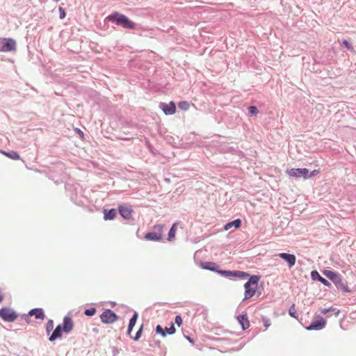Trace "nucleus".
<instances>
[{"mask_svg": "<svg viewBox=\"0 0 356 356\" xmlns=\"http://www.w3.org/2000/svg\"><path fill=\"white\" fill-rule=\"evenodd\" d=\"M58 10H59V17H60V18L62 19H64L65 17V16H66V13L65 11L64 8L60 7V6H59Z\"/></svg>", "mask_w": 356, "mask_h": 356, "instance_id": "c9c22d12", "label": "nucleus"}, {"mask_svg": "<svg viewBox=\"0 0 356 356\" xmlns=\"http://www.w3.org/2000/svg\"><path fill=\"white\" fill-rule=\"evenodd\" d=\"M318 173H319V170H313V171H312V172H309V171L308 170V173H307V175H308V179H309V178H311V177H312L316 176V175H318Z\"/></svg>", "mask_w": 356, "mask_h": 356, "instance_id": "e433bc0d", "label": "nucleus"}, {"mask_svg": "<svg viewBox=\"0 0 356 356\" xmlns=\"http://www.w3.org/2000/svg\"><path fill=\"white\" fill-rule=\"evenodd\" d=\"M289 314L291 317L298 318V314L294 305L290 307L289 309Z\"/></svg>", "mask_w": 356, "mask_h": 356, "instance_id": "7c9ffc66", "label": "nucleus"}, {"mask_svg": "<svg viewBox=\"0 0 356 356\" xmlns=\"http://www.w3.org/2000/svg\"><path fill=\"white\" fill-rule=\"evenodd\" d=\"M101 321L104 324H111L118 319V316L109 309H105L100 315Z\"/></svg>", "mask_w": 356, "mask_h": 356, "instance_id": "39448f33", "label": "nucleus"}, {"mask_svg": "<svg viewBox=\"0 0 356 356\" xmlns=\"http://www.w3.org/2000/svg\"><path fill=\"white\" fill-rule=\"evenodd\" d=\"M286 173L290 177L299 179L303 177L304 179H308V169L307 168H291L286 170Z\"/></svg>", "mask_w": 356, "mask_h": 356, "instance_id": "423d86ee", "label": "nucleus"}, {"mask_svg": "<svg viewBox=\"0 0 356 356\" xmlns=\"http://www.w3.org/2000/svg\"><path fill=\"white\" fill-rule=\"evenodd\" d=\"M342 44L344 45L350 51L356 53L355 49L348 40H343L342 41Z\"/></svg>", "mask_w": 356, "mask_h": 356, "instance_id": "c85d7f7f", "label": "nucleus"}, {"mask_svg": "<svg viewBox=\"0 0 356 356\" xmlns=\"http://www.w3.org/2000/svg\"><path fill=\"white\" fill-rule=\"evenodd\" d=\"M311 277L313 280H318L325 286H330L331 285L330 282L321 277L316 270H312L311 272Z\"/></svg>", "mask_w": 356, "mask_h": 356, "instance_id": "a211bd4d", "label": "nucleus"}, {"mask_svg": "<svg viewBox=\"0 0 356 356\" xmlns=\"http://www.w3.org/2000/svg\"><path fill=\"white\" fill-rule=\"evenodd\" d=\"M74 323L72 318L69 316H65L63 320V324L61 328L63 330V332L69 334L73 329Z\"/></svg>", "mask_w": 356, "mask_h": 356, "instance_id": "9d476101", "label": "nucleus"}, {"mask_svg": "<svg viewBox=\"0 0 356 356\" xmlns=\"http://www.w3.org/2000/svg\"><path fill=\"white\" fill-rule=\"evenodd\" d=\"M17 48L16 41L13 38H0V51L8 52L15 51Z\"/></svg>", "mask_w": 356, "mask_h": 356, "instance_id": "7ed1b4c3", "label": "nucleus"}, {"mask_svg": "<svg viewBox=\"0 0 356 356\" xmlns=\"http://www.w3.org/2000/svg\"><path fill=\"white\" fill-rule=\"evenodd\" d=\"M177 225V222H175L169 230L168 240L170 241H172L175 238Z\"/></svg>", "mask_w": 356, "mask_h": 356, "instance_id": "b1692460", "label": "nucleus"}, {"mask_svg": "<svg viewBox=\"0 0 356 356\" xmlns=\"http://www.w3.org/2000/svg\"><path fill=\"white\" fill-rule=\"evenodd\" d=\"M203 269L209 270L217 273L220 268V265L213 261H206L201 264Z\"/></svg>", "mask_w": 356, "mask_h": 356, "instance_id": "2eb2a0df", "label": "nucleus"}, {"mask_svg": "<svg viewBox=\"0 0 356 356\" xmlns=\"http://www.w3.org/2000/svg\"><path fill=\"white\" fill-rule=\"evenodd\" d=\"M323 274L332 282L334 281V279H336V277L339 275V273L333 272L330 270H324Z\"/></svg>", "mask_w": 356, "mask_h": 356, "instance_id": "5701e85b", "label": "nucleus"}, {"mask_svg": "<svg viewBox=\"0 0 356 356\" xmlns=\"http://www.w3.org/2000/svg\"><path fill=\"white\" fill-rule=\"evenodd\" d=\"M159 108L166 115H172L176 111V106L174 102H170L169 104L160 102Z\"/></svg>", "mask_w": 356, "mask_h": 356, "instance_id": "0eeeda50", "label": "nucleus"}, {"mask_svg": "<svg viewBox=\"0 0 356 356\" xmlns=\"http://www.w3.org/2000/svg\"><path fill=\"white\" fill-rule=\"evenodd\" d=\"M18 317L17 313L11 308L0 309V318L6 322H14Z\"/></svg>", "mask_w": 356, "mask_h": 356, "instance_id": "20e7f679", "label": "nucleus"}, {"mask_svg": "<svg viewBox=\"0 0 356 356\" xmlns=\"http://www.w3.org/2000/svg\"><path fill=\"white\" fill-rule=\"evenodd\" d=\"M338 289L341 290L344 293H349L350 290L348 287L346 282L342 280L341 275L339 274L334 281L332 282Z\"/></svg>", "mask_w": 356, "mask_h": 356, "instance_id": "9b49d317", "label": "nucleus"}, {"mask_svg": "<svg viewBox=\"0 0 356 356\" xmlns=\"http://www.w3.org/2000/svg\"><path fill=\"white\" fill-rule=\"evenodd\" d=\"M145 238L148 241H159L162 238V235L155 232H149L145 234Z\"/></svg>", "mask_w": 356, "mask_h": 356, "instance_id": "412c9836", "label": "nucleus"}, {"mask_svg": "<svg viewBox=\"0 0 356 356\" xmlns=\"http://www.w3.org/2000/svg\"><path fill=\"white\" fill-rule=\"evenodd\" d=\"M97 310L95 307H91L89 309H86L84 311V314L87 316H92L95 314Z\"/></svg>", "mask_w": 356, "mask_h": 356, "instance_id": "c756f323", "label": "nucleus"}, {"mask_svg": "<svg viewBox=\"0 0 356 356\" xmlns=\"http://www.w3.org/2000/svg\"><path fill=\"white\" fill-rule=\"evenodd\" d=\"M175 323L178 325L180 326L182 323V318L181 316H176L175 318Z\"/></svg>", "mask_w": 356, "mask_h": 356, "instance_id": "4c0bfd02", "label": "nucleus"}, {"mask_svg": "<svg viewBox=\"0 0 356 356\" xmlns=\"http://www.w3.org/2000/svg\"><path fill=\"white\" fill-rule=\"evenodd\" d=\"M278 256L287 263L289 268L293 267L296 264V257L293 254L282 252L279 254Z\"/></svg>", "mask_w": 356, "mask_h": 356, "instance_id": "ddd939ff", "label": "nucleus"}, {"mask_svg": "<svg viewBox=\"0 0 356 356\" xmlns=\"http://www.w3.org/2000/svg\"><path fill=\"white\" fill-rule=\"evenodd\" d=\"M176 329L173 324H171L170 327L163 329L161 325H157L156 327V332L161 334L162 337H165L167 334H172L175 332Z\"/></svg>", "mask_w": 356, "mask_h": 356, "instance_id": "f8f14e48", "label": "nucleus"}, {"mask_svg": "<svg viewBox=\"0 0 356 356\" xmlns=\"http://www.w3.org/2000/svg\"><path fill=\"white\" fill-rule=\"evenodd\" d=\"M3 154L7 156L8 157L17 160L19 159V154L16 151H10V152H1Z\"/></svg>", "mask_w": 356, "mask_h": 356, "instance_id": "a878e982", "label": "nucleus"}, {"mask_svg": "<svg viewBox=\"0 0 356 356\" xmlns=\"http://www.w3.org/2000/svg\"><path fill=\"white\" fill-rule=\"evenodd\" d=\"M228 271L229 270H220L218 269L217 273L225 277H227V275H228Z\"/></svg>", "mask_w": 356, "mask_h": 356, "instance_id": "58836bf2", "label": "nucleus"}, {"mask_svg": "<svg viewBox=\"0 0 356 356\" xmlns=\"http://www.w3.org/2000/svg\"><path fill=\"white\" fill-rule=\"evenodd\" d=\"M262 321L264 323V326L266 329L268 328L270 325V320L266 316H262Z\"/></svg>", "mask_w": 356, "mask_h": 356, "instance_id": "473e14b6", "label": "nucleus"}, {"mask_svg": "<svg viewBox=\"0 0 356 356\" xmlns=\"http://www.w3.org/2000/svg\"><path fill=\"white\" fill-rule=\"evenodd\" d=\"M333 312L334 316H338L339 313H340V310L336 307H330L329 308H326V309H324L323 310H321V314H326L328 312Z\"/></svg>", "mask_w": 356, "mask_h": 356, "instance_id": "393cba45", "label": "nucleus"}, {"mask_svg": "<svg viewBox=\"0 0 356 356\" xmlns=\"http://www.w3.org/2000/svg\"><path fill=\"white\" fill-rule=\"evenodd\" d=\"M30 315L28 314H24L22 316V318L27 323H30L31 322V319L29 318Z\"/></svg>", "mask_w": 356, "mask_h": 356, "instance_id": "a19ab883", "label": "nucleus"}, {"mask_svg": "<svg viewBox=\"0 0 356 356\" xmlns=\"http://www.w3.org/2000/svg\"><path fill=\"white\" fill-rule=\"evenodd\" d=\"M63 332V330L61 328V325H58L49 337V341L53 342L57 339L60 338Z\"/></svg>", "mask_w": 356, "mask_h": 356, "instance_id": "f3484780", "label": "nucleus"}, {"mask_svg": "<svg viewBox=\"0 0 356 356\" xmlns=\"http://www.w3.org/2000/svg\"><path fill=\"white\" fill-rule=\"evenodd\" d=\"M29 315L34 316L36 319L43 320L45 318L44 310L42 308L32 309L29 312Z\"/></svg>", "mask_w": 356, "mask_h": 356, "instance_id": "6ab92c4d", "label": "nucleus"}, {"mask_svg": "<svg viewBox=\"0 0 356 356\" xmlns=\"http://www.w3.org/2000/svg\"><path fill=\"white\" fill-rule=\"evenodd\" d=\"M237 319L243 330H245L249 327L250 322L247 314H243L238 316Z\"/></svg>", "mask_w": 356, "mask_h": 356, "instance_id": "dca6fc26", "label": "nucleus"}, {"mask_svg": "<svg viewBox=\"0 0 356 356\" xmlns=\"http://www.w3.org/2000/svg\"><path fill=\"white\" fill-rule=\"evenodd\" d=\"M143 325H142L140 326V327L138 329V330L137 331V332L136 333L135 337H133V339L134 341H138L140 338L142 332H143Z\"/></svg>", "mask_w": 356, "mask_h": 356, "instance_id": "72a5a7b5", "label": "nucleus"}, {"mask_svg": "<svg viewBox=\"0 0 356 356\" xmlns=\"http://www.w3.org/2000/svg\"><path fill=\"white\" fill-rule=\"evenodd\" d=\"M3 297L2 295L0 294V302L3 300Z\"/></svg>", "mask_w": 356, "mask_h": 356, "instance_id": "c03bdc74", "label": "nucleus"}, {"mask_svg": "<svg viewBox=\"0 0 356 356\" xmlns=\"http://www.w3.org/2000/svg\"><path fill=\"white\" fill-rule=\"evenodd\" d=\"M241 225V220L239 218L235 219L231 222H227L225 226V230H229L232 227L234 229L238 228Z\"/></svg>", "mask_w": 356, "mask_h": 356, "instance_id": "4be33fe9", "label": "nucleus"}, {"mask_svg": "<svg viewBox=\"0 0 356 356\" xmlns=\"http://www.w3.org/2000/svg\"><path fill=\"white\" fill-rule=\"evenodd\" d=\"M103 213H104V219L105 220H111L115 218V216L117 215V211L115 209H104Z\"/></svg>", "mask_w": 356, "mask_h": 356, "instance_id": "aec40b11", "label": "nucleus"}, {"mask_svg": "<svg viewBox=\"0 0 356 356\" xmlns=\"http://www.w3.org/2000/svg\"><path fill=\"white\" fill-rule=\"evenodd\" d=\"M118 352V349L116 348H114L113 350V355H115V354Z\"/></svg>", "mask_w": 356, "mask_h": 356, "instance_id": "37998d69", "label": "nucleus"}, {"mask_svg": "<svg viewBox=\"0 0 356 356\" xmlns=\"http://www.w3.org/2000/svg\"><path fill=\"white\" fill-rule=\"evenodd\" d=\"M326 321L323 318L312 321L309 326L306 327L307 330H321L325 327Z\"/></svg>", "mask_w": 356, "mask_h": 356, "instance_id": "1a4fd4ad", "label": "nucleus"}, {"mask_svg": "<svg viewBox=\"0 0 356 356\" xmlns=\"http://www.w3.org/2000/svg\"><path fill=\"white\" fill-rule=\"evenodd\" d=\"M79 134H83V131H80V130H79Z\"/></svg>", "mask_w": 356, "mask_h": 356, "instance_id": "a18cd8bd", "label": "nucleus"}, {"mask_svg": "<svg viewBox=\"0 0 356 356\" xmlns=\"http://www.w3.org/2000/svg\"><path fill=\"white\" fill-rule=\"evenodd\" d=\"M189 103L186 101H181L178 104V107L181 110L187 111L189 108Z\"/></svg>", "mask_w": 356, "mask_h": 356, "instance_id": "cd10ccee", "label": "nucleus"}, {"mask_svg": "<svg viewBox=\"0 0 356 356\" xmlns=\"http://www.w3.org/2000/svg\"><path fill=\"white\" fill-rule=\"evenodd\" d=\"M118 211L120 214V216L126 219V220H130L132 218V213L134 212V210L132 209L131 206L128 205H120L118 207Z\"/></svg>", "mask_w": 356, "mask_h": 356, "instance_id": "6e6552de", "label": "nucleus"}, {"mask_svg": "<svg viewBox=\"0 0 356 356\" xmlns=\"http://www.w3.org/2000/svg\"><path fill=\"white\" fill-rule=\"evenodd\" d=\"M136 323H134V321L129 320L128 329H127V334L128 335L131 334V332H132L133 328L135 326Z\"/></svg>", "mask_w": 356, "mask_h": 356, "instance_id": "f704fd0d", "label": "nucleus"}, {"mask_svg": "<svg viewBox=\"0 0 356 356\" xmlns=\"http://www.w3.org/2000/svg\"><path fill=\"white\" fill-rule=\"evenodd\" d=\"M249 114L250 116L257 115L259 113V109L255 106H250L248 107Z\"/></svg>", "mask_w": 356, "mask_h": 356, "instance_id": "2f4dec72", "label": "nucleus"}, {"mask_svg": "<svg viewBox=\"0 0 356 356\" xmlns=\"http://www.w3.org/2000/svg\"><path fill=\"white\" fill-rule=\"evenodd\" d=\"M249 276H250V275L248 273H245L243 271L229 270L227 277L229 278V279L238 278L239 280H245V278H247Z\"/></svg>", "mask_w": 356, "mask_h": 356, "instance_id": "4468645a", "label": "nucleus"}, {"mask_svg": "<svg viewBox=\"0 0 356 356\" xmlns=\"http://www.w3.org/2000/svg\"><path fill=\"white\" fill-rule=\"evenodd\" d=\"M107 19L124 29H134L136 27L134 22H131L126 15L118 12L108 15Z\"/></svg>", "mask_w": 356, "mask_h": 356, "instance_id": "f257e3e1", "label": "nucleus"}, {"mask_svg": "<svg viewBox=\"0 0 356 356\" xmlns=\"http://www.w3.org/2000/svg\"><path fill=\"white\" fill-rule=\"evenodd\" d=\"M260 277L259 275L250 276L248 282L244 284L245 293L243 300H248L254 296L256 293V288L257 287Z\"/></svg>", "mask_w": 356, "mask_h": 356, "instance_id": "f03ea898", "label": "nucleus"}, {"mask_svg": "<svg viewBox=\"0 0 356 356\" xmlns=\"http://www.w3.org/2000/svg\"><path fill=\"white\" fill-rule=\"evenodd\" d=\"M186 339L190 343H194V341L190 337H186Z\"/></svg>", "mask_w": 356, "mask_h": 356, "instance_id": "79ce46f5", "label": "nucleus"}, {"mask_svg": "<svg viewBox=\"0 0 356 356\" xmlns=\"http://www.w3.org/2000/svg\"><path fill=\"white\" fill-rule=\"evenodd\" d=\"M138 317V313L136 312H134L132 317L130 318V321H132L134 323H136Z\"/></svg>", "mask_w": 356, "mask_h": 356, "instance_id": "ea45409f", "label": "nucleus"}, {"mask_svg": "<svg viewBox=\"0 0 356 356\" xmlns=\"http://www.w3.org/2000/svg\"><path fill=\"white\" fill-rule=\"evenodd\" d=\"M79 134H83V131H80V130H79Z\"/></svg>", "mask_w": 356, "mask_h": 356, "instance_id": "49530a36", "label": "nucleus"}, {"mask_svg": "<svg viewBox=\"0 0 356 356\" xmlns=\"http://www.w3.org/2000/svg\"><path fill=\"white\" fill-rule=\"evenodd\" d=\"M54 328V321L51 319H49L47 324H46V332L47 335L50 334V332L52 331Z\"/></svg>", "mask_w": 356, "mask_h": 356, "instance_id": "bb28decb", "label": "nucleus"}]
</instances>
